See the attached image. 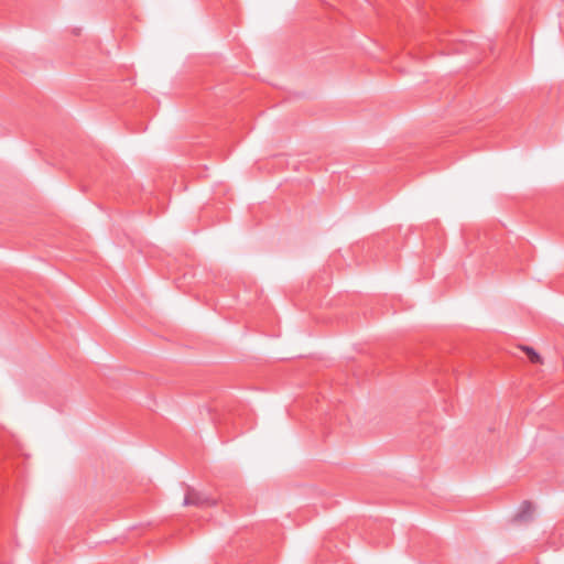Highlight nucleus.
<instances>
[{
  "mask_svg": "<svg viewBox=\"0 0 564 564\" xmlns=\"http://www.w3.org/2000/svg\"><path fill=\"white\" fill-rule=\"evenodd\" d=\"M534 507L533 505L525 500L521 503L519 511L516 516V520L518 521H530L533 517Z\"/></svg>",
  "mask_w": 564,
  "mask_h": 564,
  "instance_id": "f03ea898",
  "label": "nucleus"
},
{
  "mask_svg": "<svg viewBox=\"0 0 564 564\" xmlns=\"http://www.w3.org/2000/svg\"><path fill=\"white\" fill-rule=\"evenodd\" d=\"M521 348L527 354L528 358L530 359V361L532 364H541L542 362L541 356L532 347L523 346Z\"/></svg>",
  "mask_w": 564,
  "mask_h": 564,
  "instance_id": "7ed1b4c3",
  "label": "nucleus"
},
{
  "mask_svg": "<svg viewBox=\"0 0 564 564\" xmlns=\"http://www.w3.org/2000/svg\"><path fill=\"white\" fill-rule=\"evenodd\" d=\"M217 500L202 491L188 487L185 492L184 506H194L197 508H208L215 506Z\"/></svg>",
  "mask_w": 564,
  "mask_h": 564,
  "instance_id": "f257e3e1",
  "label": "nucleus"
}]
</instances>
